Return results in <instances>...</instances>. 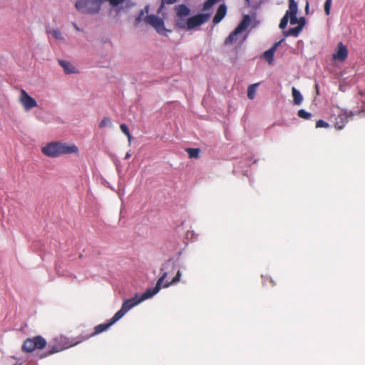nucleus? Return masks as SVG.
<instances>
[{
    "instance_id": "obj_39",
    "label": "nucleus",
    "mask_w": 365,
    "mask_h": 365,
    "mask_svg": "<svg viewBox=\"0 0 365 365\" xmlns=\"http://www.w3.org/2000/svg\"><path fill=\"white\" fill-rule=\"evenodd\" d=\"M73 26H74V28L78 30V31H80V29L78 27V26L76 25V23H73Z\"/></svg>"
},
{
    "instance_id": "obj_38",
    "label": "nucleus",
    "mask_w": 365,
    "mask_h": 365,
    "mask_svg": "<svg viewBox=\"0 0 365 365\" xmlns=\"http://www.w3.org/2000/svg\"><path fill=\"white\" fill-rule=\"evenodd\" d=\"M130 155H130V153H127L125 154V159H126V160L129 159V158H130Z\"/></svg>"
},
{
    "instance_id": "obj_5",
    "label": "nucleus",
    "mask_w": 365,
    "mask_h": 365,
    "mask_svg": "<svg viewBox=\"0 0 365 365\" xmlns=\"http://www.w3.org/2000/svg\"><path fill=\"white\" fill-rule=\"evenodd\" d=\"M54 341H55V344L53 345L49 346L50 350L48 352L44 353L43 355H41L40 356L41 359H43L44 357H46L48 356L53 354L55 353L61 351L67 348H69L73 345L77 344L79 342V341H76L74 344H69L67 339L65 337H63V336L55 339Z\"/></svg>"
},
{
    "instance_id": "obj_22",
    "label": "nucleus",
    "mask_w": 365,
    "mask_h": 365,
    "mask_svg": "<svg viewBox=\"0 0 365 365\" xmlns=\"http://www.w3.org/2000/svg\"><path fill=\"white\" fill-rule=\"evenodd\" d=\"M185 150L187 153L190 158H199V155L200 153V150L199 148H186Z\"/></svg>"
},
{
    "instance_id": "obj_12",
    "label": "nucleus",
    "mask_w": 365,
    "mask_h": 365,
    "mask_svg": "<svg viewBox=\"0 0 365 365\" xmlns=\"http://www.w3.org/2000/svg\"><path fill=\"white\" fill-rule=\"evenodd\" d=\"M42 153L48 157L56 158L59 155V142H52L41 148Z\"/></svg>"
},
{
    "instance_id": "obj_11",
    "label": "nucleus",
    "mask_w": 365,
    "mask_h": 365,
    "mask_svg": "<svg viewBox=\"0 0 365 365\" xmlns=\"http://www.w3.org/2000/svg\"><path fill=\"white\" fill-rule=\"evenodd\" d=\"M356 115L352 111L342 110L336 118L334 127L336 130H341L344 128L346 123L348 122V118Z\"/></svg>"
},
{
    "instance_id": "obj_37",
    "label": "nucleus",
    "mask_w": 365,
    "mask_h": 365,
    "mask_svg": "<svg viewBox=\"0 0 365 365\" xmlns=\"http://www.w3.org/2000/svg\"><path fill=\"white\" fill-rule=\"evenodd\" d=\"M362 104L364 106V108L358 110L357 112H355L356 115H361L365 111V101H363Z\"/></svg>"
},
{
    "instance_id": "obj_26",
    "label": "nucleus",
    "mask_w": 365,
    "mask_h": 365,
    "mask_svg": "<svg viewBox=\"0 0 365 365\" xmlns=\"http://www.w3.org/2000/svg\"><path fill=\"white\" fill-rule=\"evenodd\" d=\"M111 125H112V122H111L110 118H109L108 117H105L100 123L99 128H103L106 126H111Z\"/></svg>"
},
{
    "instance_id": "obj_20",
    "label": "nucleus",
    "mask_w": 365,
    "mask_h": 365,
    "mask_svg": "<svg viewBox=\"0 0 365 365\" xmlns=\"http://www.w3.org/2000/svg\"><path fill=\"white\" fill-rule=\"evenodd\" d=\"M302 26H297L294 28H291L287 31L284 32V35L285 36H298L299 33L302 31Z\"/></svg>"
},
{
    "instance_id": "obj_9",
    "label": "nucleus",
    "mask_w": 365,
    "mask_h": 365,
    "mask_svg": "<svg viewBox=\"0 0 365 365\" xmlns=\"http://www.w3.org/2000/svg\"><path fill=\"white\" fill-rule=\"evenodd\" d=\"M117 321H118L115 316H113L108 323L101 324L95 327L94 331L89 335H86L84 336H80L81 340L79 341H82L83 340H86L91 336L99 334L105 331H106L110 327H111L113 324H115Z\"/></svg>"
},
{
    "instance_id": "obj_30",
    "label": "nucleus",
    "mask_w": 365,
    "mask_h": 365,
    "mask_svg": "<svg viewBox=\"0 0 365 365\" xmlns=\"http://www.w3.org/2000/svg\"><path fill=\"white\" fill-rule=\"evenodd\" d=\"M331 5V0H326L324 3V11L327 15H329Z\"/></svg>"
},
{
    "instance_id": "obj_29",
    "label": "nucleus",
    "mask_w": 365,
    "mask_h": 365,
    "mask_svg": "<svg viewBox=\"0 0 365 365\" xmlns=\"http://www.w3.org/2000/svg\"><path fill=\"white\" fill-rule=\"evenodd\" d=\"M177 0H161V4H160V6L158 10V13H160L161 11L163 9L164 6H165V4H172L175 2H176Z\"/></svg>"
},
{
    "instance_id": "obj_3",
    "label": "nucleus",
    "mask_w": 365,
    "mask_h": 365,
    "mask_svg": "<svg viewBox=\"0 0 365 365\" xmlns=\"http://www.w3.org/2000/svg\"><path fill=\"white\" fill-rule=\"evenodd\" d=\"M47 344L46 340L41 336H36L26 339L22 345L21 350L25 353H31L36 349H43Z\"/></svg>"
},
{
    "instance_id": "obj_19",
    "label": "nucleus",
    "mask_w": 365,
    "mask_h": 365,
    "mask_svg": "<svg viewBox=\"0 0 365 365\" xmlns=\"http://www.w3.org/2000/svg\"><path fill=\"white\" fill-rule=\"evenodd\" d=\"M59 64L63 68L66 73H75V68L68 61L61 60L58 61Z\"/></svg>"
},
{
    "instance_id": "obj_24",
    "label": "nucleus",
    "mask_w": 365,
    "mask_h": 365,
    "mask_svg": "<svg viewBox=\"0 0 365 365\" xmlns=\"http://www.w3.org/2000/svg\"><path fill=\"white\" fill-rule=\"evenodd\" d=\"M289 21L288 14H285V15L282 18L279 27L281 29H284L287 27V23Z\"/></svg>"
},
{
    "instance_id": "obj_27",
    "label": "nucleus",
    "mask_w": 365,
    "mask_h": 365,
    "mask_svg": "<svg viewBox=\"0 0 365 365\" xmlns=\"http://www.w3.org/2000/svg\"><path fill=\"white\" fill-rule=\"evenodd\" d=\"M120 128L121 131L128 137V141L130 142L131 140V135L129 132V129L128 126L125 124H121L120 125Z\"/></svg>"
},
{
    "instance_id": "obj_43",
    "label": "nucleus",
    "mask_w": 365,
    "mask_h": 365,
    "mask_svg": "<svg viewBox=\"0 0 365 365\" xmlns=\"http://www.w3.org/2000/svg\"><path fill=\"white\" fill-rule=\"evenodd\" d=\"M308 6H308V3H307V6H306V10H307V9H308Z\"/></svg>"
},
{
    "instance_id": "obj_31",
    "label": "nucleus",
    "mask_w": 365,
    "mask_h": 365,
    "mask_svg": "<svg viewBox=\"0 0 365 365\" xmlns=\"http://www.w3.org/2000/svg\"><path fill=\"white\" fill-rule=\"evenodd\" d=\"M329 125L328 123L325 122L323 120H319L316 123V127L317 128H329Z\"/></svg>"
},
{
    "instance_id": "obj_40",
    "label": "nucleus",
    "mask_w": 365,
    "mask_h": 365,
    "mask_svg": "<svg viewBox=\"0 0 365 365\" xmlns=\"http://www.w3.org/2000/svg\"><path fill=\"white\" fill-rule=\"evenodd\" d=\"M145 12H146V13H148V11H149V8H148V6H146V7L145 8Z\"/></svg>"
},
{
    "instance_id": "obj_17",
    "label": "nucleus",
    "mask_w": 365,
    "mask_h": 365,
    "mask_svg": "<svg viewBox=\"0 0 365 365\" xmlns=\"http://www.w3.org/2000/svg\"><path fill=\"white\" fill-rule=\"evenodd\" d=\"M180 277H181V272L180 270H178L175 276L173 278V279L170 282H166L163 284V283L161 284V288L162 287L167 288L172 285L176 284L178 282H179L180 281Z\"/></svg>"
},
{
    "instance_id": "obj_4",
    "label": "nucleus",
    "mask_w": 365,
    "mask_h": 365,
    "mask_svg": "<svg viewBox=\"0 0 365 365\" xmlns=\"http://www.w3.org/2000/svg\"><path fill=\"white\" fill-rule=\"evenodd\" d=\"M175 11L176 14L175 26L180 29L187 30L185 17L190 14V9L185 4H180L175 7Z\"/></svg>"
},
{
    "instance_id": "obj_36",
    "label": "nucleus",
    "mask_w": 365,
    "mask_h": 365,
    "mask_svg": "<svg viewBox=\"0 0 365 365\" xmlns=\"http://www.w3.org/2000/svg\"><path fill=\"white\" fill-rule=\"evenodd\" d=\"M297 24H298V26H302V29L305 24V19L304 17H301L299 19H298Z\"/></svg>"
},
{
    "instance_id": "obj_13",
    "label": "nucleus",
    "mask_w": 365,
    "mask_h": 365,
    "mask_svg": "<svg viewBox=\"0 0 365 365\" xmlns=\"http://www.w3.org/2000/svg\"><path fill=\"white\" fill-rule=\"evenodd\" d=\"M78 153V148L76 145L59 142V155Z\"/></svg>"
},
{
    "instance_id": "obj_35",
    "label": "nucleus",
    "mask_w": 365,
    "mask_h": 365,
    "mask_svg": "<svg viewBox=\"0 0 365 365\" xmlns=\"http://www.w3.org/2000/svg\"><path fill=\"white\" fill-rule=\"evenodd\" d=\"M144 15V11L142 10L140 13V15L135 19V25L138 24L141 20L142 16Z\"/></svg>"
},
{
    "instance_id": "obj_18",
    "label": "nucleus",
    "mask_w": 365,
    "mask_h": 365,
    "mask_svg": "<svg viewBox=\"0 0 365 365\" xmlns=\"http://www.w3.org/2000/svg\"><path fill=\"white\" fill-rule=\"evenodd\" d=\"M293 101L295 105H300L302 102L303 98L300 92L294 87L292 89Z\"/></svg>"
},
{
    "instance_id": "obj_1",
    "label": "nucleus",
    "mask_w": 365,
    "mask_h": 365,
    "mask_svg": "<svg viewBox=\"0 0 365 365\" xmlns=\"http://www.w3.org/2000/svg\"><path fill=\"white\" fill-rule=\"evenodd\" d=\"M168 273L163 272V274L158 279L155 287L148 288L146 291L141 295L139 299H137V295L134 298L125 299L120 308L115 314V317L119 320L121 319L125 313H127L130 309L140 303L141 302L149 299L156 294L161 289V284L163 283L165 279L167 277Z\"/></svg>"
},
{
    "instance_id": "obj_23",
    "label": "nucleus",
    "mask_w": 365,
    "mask_h": 365,
    "mask_svg": "<svg viewBox=\"0 0 365 365\" xmlns=\"http://www.w3.org/2000/svg\"><path fill=\"white\" fill-rule=\"evenodd\" d=\"M258 86V83L252 84L247 88V97L252 100L255 98L256 87Z\"/></svg>"
},
{
    "instance_id": "obj_42",
    "label": "nucleus",
    "mask_w": 365,
    "mask_h": 365,
    "mask_svg": "<svg viewBox=\"0 0 365 365\" xmlns=\"http://www.w3.org/2000/svg\"><path fill=\"white\" fill-rule=\"evenodd\" d=\"M56 273L58 274V269L57 268V267H56Z\"/></svg>"
},
{
    "instance_id": "obj_21",
    "label": "nucleus",
    "mask_w": 365,
    "mask_h": 365,
    "mask_svg": "<svg viewBox=\"0 0 365 365\" xmlns=\"http://www.w3.org/2000/svg\"><path fill=\"white\" fill-rule=\"evenodd\" d=\"M286 14H288V16L297 14V4L294 0H289V10Z\"/></svg>"
},
{
    "instance_id": "obj_6",
    "label": "nucleus",
    "mask_w": 365,
    "mask_h": 365,
    "mask_svg": "<svg viewBox=\"0 0 365 365\" xmlns=\"http://www.w3.org/2000/svg\"><path fill=\"white\" fill-rule=\"evenodd\" d=\"M144 21L152 26L160 35L167 36L168 33L172 31L165 29L163 20L155 15H148L145 17Z\"/></svg>"
},
{
    "instance_id": "obj_16",
    "label": "nucleus",
    "mask_w": 365,
    "mask_h": 365,
    "mask_svg": "<svg viewBox=\"0 0 365 365\" xmlns=\"http://www.w3.org/2000/svg\"><path fill=\"white\" fill-rule=\"evenodd\" d=\"M279 43H280V41L277 42V43H275L274 45L272 48H270L267 51H264V53H263V56H264V59L269 64H272L273 63L274 54V52H275V51H276V49H277V46H279Z\"/></svg>"
},
{
    "instance_id": "obj_25",
    "label": "nucleus",
    "mask_w": 365,
    "mask_h": 365,
    "mask_svg": "<svg viewBox=\"0 0 365 365\" xmlns=\"http://www.w3.org/2000/svg\"><path fill=\"white\" fill-rule=\"evenodd\" d=\"M297 115L299 118L304 119H309L312 116L310 113L306 111L304 109H300L299 110H298Z\"/></svg>"
},
{
    "instance_id": "obj_10",
    "label": "nucleus",
    "mask_w": 365,
    "mask_h": 365,
    "mask_svg": "<svg viewBox=\"0 0 365 365\" xmlns=\"http://www.w3.org/2000/svg\"><path fill=\"white\" fill-rule=\"evenodd\" d=\"M20 102L26 111L37 106L36 100L30 96L24 89L21 91Z\"/></svg>"
},
{
    "instance_id": "obj_33",
    "label": "nucleus",
    "mask_w": 365,
    "mask_h": 365,
    "mask_svg": "<svg viewBox=\"0 0 365 365\" xmlns=\"http://www.w3.org/2000/svg\"><path fill=\"white\" fill-rule=\"evenodd\" d=\"M289 18L291 24L294 25V24H297L298 19H297V14L289 15Z\"/></svg>"
},
{
    "instance_id": "obj_44",
    "label": "nucleus",
    "mask_w": 365,
    "mask_h": 365,
    "mask_svg": "<svg viewBox=\"0 0 365 365\" xmlns=\"http://www.w3.org/2000/svg\"><path fill=\"white\" fill-rule=\"evenodd\" d=\"M270 282H272V285H274L275 284L272 282V279H270Z\"/></svg>"
},
{
    "instance_id": "obj_34",
    "label": "nucleus",
    "mask_w": 365,
    "mask_h": 365,
    "mask_svg": "<svg viewBox=\"0 0 365 365\" xmlns=\"http://www.w3.org/2000/svg\"><path fill=\"white\" fill-rule=\"evenodd\" d=\"M108 1L112 6H116L120 4H123L125 0H108Z\"/></svg>"
},
{
    "instance_id": "obj_14",
    "label": "nucleus",
    "mask_w": 365,
    "mask_h": 365,
    "mask_svg": "<svg viewBox=\"0 0 365 365\" xmlns=\"http://www.w3.org/2000/svg\"><path fill=\"white\" fill-rule=\"evenodd\" d=\"M348 56V50L342 43H338L337 51L333 54V59L339 61H344Z\"/></svg>"
},
{
    "instance_id": "obj_8",
    "label": "nucleus",
    "mask_w": 365,
    "mask_h": 365,
    "mask_svg": "<svg viewBox=\"0 0 365 365\" xmlns=\"http://www.w3.org/2000/svg\"><path fill=\"white\" fill-rule=\"evenodd\" d=\"M209 14H198L187 19V31L197 28L207 22L210 18Z\"/></svg>"
},
{
    "instance_id": "obj_41",
    "label": "nucleus",
    "mask_w": 365,
    "mask_h": 365,
    "mask_svg": "<svg viewBox=\"0 0 365 365\" xmlns=\"http://www.w3.org/2000/svg\"><path fill=\"white\" fill-rule=\"evenodd\" d=\"M14 365H22V363H16Z\"/></svg>"
},
{
    "instance_id": "obj_2",
    "label": "nucleus",
    "mask_w": 365,
    "mask_h": 365,
    "mask_svg": "<svg viewBox=\"0 0 365 365\" xmlns=\"http://www.w3.org/2000/svg\"><path fill=\"white\" fill-rule=\"evenodd\" d=\"M103 0H78L76 3V8L83 14H97L102 4Z\"/></svg>"
},
{
    "instance_id": "obj_45",
    "label": "nucleus",
    "mask_w": 365,
    "mask_h": 365,
    "mask_svg": "<svg viewBox=\"0 0 365 365\" xmlns=\"http://www.w3.org/2000/svg\"><path fill=\"white\" fill-rule=\"evenodd\" d=\"M248 4L250 3V0H245Z\"/></svg>"
},
{
    "instance_id": "obj_32",
    "label": "nucleus",
    "mask_w": 365,
    "mask_h": 365,
    "mask_svg": "<svg viewBox=\"0 0 365 365\" xmlns=\"http://www.w3.org/2000/svg\"><path fill=\"white\" fill-rule=\"evenodd\" d=\"M52 34H53V36L57 40H63V39L61 32L58 30H53L52 31Z\"/></svg>"
},
{
    "instance_id": "obj_15",
    "label": "nucleus",
    "mask_w": 365,
    "mask_h": 365,
    "mask_svg": "<svg viewBox=\"0 0 365 365\" xmlns=\"http://www.w3.org/2000/svg\"><path fill=\"white\" fill-rule=\"evenodd\" d=\"M226 14H227L226 6L225 4H221L218 7L217 12H216L215 15L214 16L212 22L215 24L220 23L223 19V18L225 16Z\"/></svg>"
},
{
    "instance_id": "obj_28",
    "label": "nucleus",
    "mask_w": 365,
    "mask_h": 365,
    "mask_svg": "<svg viewBox=\"0 0 365 365\" xmlns=\"http://www.w3.org/2000/svg\"><path fill=\"white\" fill-rule=\"evenodd\" d=\"M220 0H207L205 4H204V6H203V9L204 10H207L209 9L210 7H212L215 4H216L217 2L220 1Z\"/></svg>"
},
{
    "instance_id": "obj_7",
    "label": "nucleus",
    "mask_w": 365,
    "mask_h": 365,
    "mask_svg": "<svg viewBox=\"0 0 365 365\" xmlns=\"http://www.w3.org/2000/svg\"><path fill=\"white\" fill-rule=\"evenodd\" d=\"M250 22V16L245 15L242 21L238 24L235 29L230 34V35L225 40V45H230L236 42L237 36L244 31L249 26Z\"/></svg>"
}]
</instances>
